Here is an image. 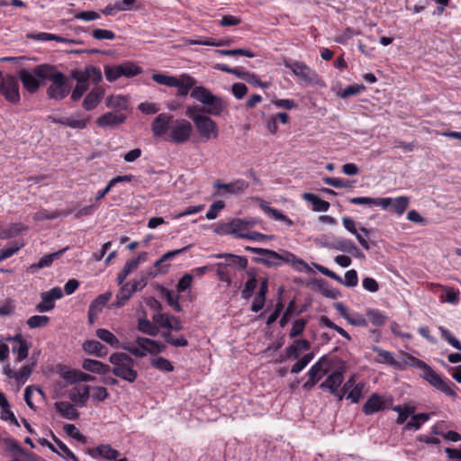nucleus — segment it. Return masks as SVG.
Instances as JSON below:
<instances>
[{"label": "nucleus", "instance_id": "obj_49", "mask_svg": "<svg viewBox=\"0 0 461 461\" xmlns=\"http://www.w3.org/2000/svg\"><path fill=\"white\" fill-rule=\"evenodd\" d=\"M142 343L139 342V337L129 346H122L121 348L127 350L131 354L138 357L147 356V352L141 346Z\"/></svg>", "mask_w": 461, "mask_h": 461}, {"label": "nucleus", "instance_id": "obj_7", "mask_svg": "<svg viewBox=\"0 0 461 461\" xmlns=\"http://www.w3.org/2000/svg\"><path fill=\"white\" fill-rule=\"evenodd\" d=\"M194 126L203 140H215L219 136L217 123L207 115L197 118Z\"/></svg>", "mask_w": 461, "mask_h": 461}, {"label": "nucleus", "instance_id": "obj_34", "mask_svg": "<svg viewBox=\"0 0 461 461\" xmlns=\"http://www.w3.org/2000/svg\"><path fill=\"white\" fill-rule=\"evenodd\" d=\"M139 342L143 343V344H141V346H142V348H145L147 355L161 353L166 349L165 344H163L160 341L154 340L151 339L139 337Z\"/></svg>", "mask_w": 461, "mask_h": 461}, {"label": "nucleus", "instance_id": "obj_36", "mask_svg": "<svg viewBox=\"0 0 461 461\" xmlns=\"http://www.w3.org/2000/svg\"><path fill=\"white\" fill-rule=\"evenodd\" d=\"M137 328L140 332L149 336L155 337L159 332L158 325L154 321H150L146 318H139Z\"/></svg>", "mask_w": 461, "mask_h": 461}, {"label": "nucleus", "instance_id": "obj_14", "mask_svg": "<svg viewBox=\"0 0 461 461\" xmlns=\"http://www.w3.org/2000/svg\"><path fill=\"white\" fill-rule=\"evenodd\" d=\"M365 384L356 382V375H352L343 385V391L347 392V399L357 403L362 398Z\"/></svg>", "mask_w": 461, "mask_h": 461}, {"label": "nucleus", "instance_id": "obj_51", "mask_svg": "<svg viewBox=\"0 0 461 461\" xmlns=\"http://www.w3.org/2000/svg\"><path fill=\"white\" fill-rule=\"evenodd\" d=\"M429 415L427 413H420L413 415L410 421L405 425V429H419L420 425L427 420H429Z\"/></svg>", "mask_w": 461, "mask_h": 461}, {"label": "nucleus", "instance_id": "obj_61", "mask_svg": "<svg viewBox=\"0 0 461 461\" xmlns=\"http://www.w3.org/2000/svg\"><path fill=\"white\" fill-rule=\"evenodd\" d=\"M325 184L335 188H349L351 184L348 180L337 177H325L323 178Z\"/></svg>", "mask_w": 461, "mask_h": 461}, {"label": "nucleus", "instance_id": "obj_43", "mask_svg": "<svg viewBox=\"0 0 461 461\" xmlns=\"http://www.w3.org/2000/svg\"><path fill=\"white\" fill-rule=\"evenodd\" d=\"M35 366V363L24 365L14 375V380L19 384H23L31 376L32 370Z\"/></svg>", "mask_w": 461, "mask_h": 461}, {"label": "nucleus", "instance_id": "obj_55", "mask_svg": "<svg viewBox=\"0 0 461 461\" xmlns=\"http://www.w3.org/2000/svg\"><path fill=\"white\" fill-rule=\"evenodd\" d=\"M105 104L108 108L123 109L127 105V99L121 95H111L106 99Z\"/></svg>", "mask_w": 461, "mask_h": 461}, {"label": "nucleus", "instance_id": "obj_13", "mask_svg": "<svg viewBox=\"0 0 461 461\" xmlns=\"http://www.w3.org/2000/svg\"><path fill=\"white\" fill-rule=\"evenodd\" d=\"M6 101L16 104L20 101L19 86L13 77H6L2 82V91Z\"/></svg>", "mask_w": 461, "mask_h": 461}, {"label": "nucleus", "instance_id": "obj_63", "mask_svg": "<svg viewBox=\"0 0 461 461\" xmlns=\"http://www.w3.org/2000/svg\"><path fill=\"white\" fill-rule=\"evenodd\" d=\"M104 75L109 82H113L122 77L120 65L118 66H106L104 68Z\"/></svg>", "mask_w": 461, "mask_h": 461}, {"label": "nucleus", "instance_id": "obj_59", "mask_svg": "<svg viewBox=\"0 0 461 461\" xmlns=\"http://www.w3.org/2000/svg\"><path fill=\"white\" fill-rule=\"evenodd\" d=\"M258 286V280L257 278L252 276L246 283H245V285L241 291V296L243 299H246V300H249L255 289L257 288Z\"/></svg>", "mask_w": 461, "mask_h": 461}, {"label": "nucleus", "instance_id": "obj_20", "mask_svg": "<svg viewBox=\"0 0 461 461\" xmlns=\"http://www.w3.org/2000/svg\"><path fill=\"white\" fill-rule=\"evenodd\" d=\"M249 187V183L243 179H237L228 184H223L221 181H217L213 185V188L223 190L224 193L230 194H238L242 193Z\"/></svg>", "mask_w": 461, "mask_h": 461}, {"label": "nucleus", "instance_id": "obj_29", "mask_svg": "<svg viewBox=\"0 0 461 461\" xmlns=\"http://www.w3.org/2000/svg\"><path fill=\"white\" fill-rule=\"evenodd\" d=\"M195 80L187 74H183L177 77V83L174 87L178 89V96H185L188 95L190 89H194Z\"/></svg>", "mask_w": 461, "mask_h": 461}, {"label": "nucleus", "instance_id": "obj_22", "mask_svg": "<svg viewBox=\"0 0 461 461\" xmlns=\"http://www.w3.org/2000/svg\"><path fill=\"white\" fill-rule=\"evenodd\" d=\"M330 367V362L325 356L321 357L307 372L308 377L319 381L322 376L328 374Z\"/></svg>", "mask_w": 461, "mask_h": 461}, {"label": "nucleus", "instance_id": "obj_58", "mask_svg": "<svg viewBox=\"0 0 461 461\" xmlns=\"http://www.w3.org/2000/svg\"><path fill=\"white\" fill-rule=\"evenodd\" d=\"M438 330L444 339H446L454 348L461 351V342L446 328L440 326Z\"/></svg>", "mask_w": 461, "mask_h": 461}, {"label": "nucleus", "instance_id": "obj_28", "mask_svg": "<svg viewBox=\"0 0 461 461\" xmlns=\"http://www.w3.org/2000/svg\"><path fill=\"white\" fill-rule=\"evenodd\" d=\"M104 96L102 88H95L87 94L83 101V107L86 111L95 109L101 102Z\"/></svg>", "mask_w": 461, "mask_h": 461}, {"label": "nucleus", "instance_id": "obj_57", "mask_svg": "<svg viewBox=\"0 0 461 461\" xmlns=\"http://www.w3.org/2000/svg\"><path fill=\"white\" fill-rule=\"evenodd\" d=\"M339 283L344 285L347 287H355L358 284L357 273L355 269H350L345 273L344 278L341 277V281Z\"/></svg>", "mask_w": 461, "mask_h": 461}, {"label": "nucleus", "instance_id": "obj_64", "mask_svg": "<svg viewBox=\"0 0 461 461\" xmlns=\"http://www.w3.org/2000/svg\"><path fill=\"white\" fill-rule=\"evenodd\" d=\"M88 123H89V119L87 117H80V116H78L77 118L68 117V122L67 123V127H69L72 129L82 130V129L86 128Z\"/></svg>", "mask_w": 461, "mask_h": 461}, {"label": "nucleus", "instance_id": "obj_40", "mask_svg": "<svg viewBox=\"0 0 461 461\" xmlns=\"http://www.w3.org/2000/svg\"><path fill=\"white\" fill-rule=\"evenodd\" d=\"M54 441L59 448L56 450L55 447L50 444L47 443L48 447L53 451L58 453L59 456L70 459L72 461H79L78 458L75 456V454L59 439L54 438Z\"/></svg>", "mask_w": 461, "mask_h": 461}, {"label": "nucleus", "instance_id": "obj_45", "mask_svg": "<svg viewBox=\"0 0 461 461\" xmlns=\"http://www.w3.org/2000/svg\"><path fill=\"white\" fill-rule=\"evenodd\" d=\"M183 41H184L185 45H203V46H215V47L225 46L229 43V41H224V40L197 41V40H191V39H184Z\"/></svg>", "mask_w": 461, "mask_h": 461}, {"label": "nucleus", "instance_id": "obj_23", "mask_svg": "<svg viewBox=\"0 0 461 461\" xmlns=\"http://www.w3.org/2000/svg\"><path fill=\"white\" fill-rule=\"evenodd\" d=\"M89 385L75 386L68 392V397L76 405L84 406L90 397Z\"/></svg>", "mask_w": 461, "mask_h": 461}, {"label": "nucleus", "instance_id": "obj_21", "mask_svg": "<svg viewBox=\"0 0 461 461\" xmlns=\"http://www.w3.org/2000/svg\"><path fill=\"white\" fill-rule=\"evenodd\" d=\"M125 121V115L122 113L118 112H109L103 115H101L97 121L96 124L100 128H107V127H115Z\"/></svg>", "mask_w": 461, "mask_h": 461}, {"label": "nucleus", "instance_id": "obj_19", "mask_svg": "<svg viewBox=\"0 0 461 461\" xmlns=\"http://www.w3.org/2000/svg\"><path fill=\"white\" fill-rule=\"evenodd\" d=\"M19 78L23 86V87L30 93H35L40 87L41 80L35 73V68L33 71H30L28 69H21L19 72Z\"/></svg>", "mask_w": 461, "mask_h": 461}, {"label": "nucleus", "instance_id": "obj_54", "mask_svg": "<svg viewBox=\"0 0 461 461\" xmlns=\"http://www.w3.org/2000/svg\"><path fill=\"white\" fill-rule=\"evenodd\" d=\"M151 365L155 368L164 372H172L174 370V366L171 364V362L162 357L153 358L151 360Z\"/></svg>", "mask_w": 461, "mask_h": 461}, {"label": "nucleus", "instance_id": "obj_33", "mask_svg": "<svg viewBox=\"0 0 461 461\" xmlns=\"http://www.w3.org/2000/svg\"><path fill=\"white\" fill-rule=\"evenodd\" d=\"M329 248L345 253H354V251H357V247L355 243L352 240L344 238L336 239L330 245H329Z\"/></svg>", "mask_w": 461, "mask_h": 461}, {"label": "nucleus", "instance_id": "obj_24", "mask_svg": "<svg viewBox=\"0 0 461 461\" xmlns=\"http://www.w3.org/2000/svg\"><path fill=\"white\" fill-rule=\"evenodd\" d=\"M343 371L337 370L327 376L324 382L320 385L321 389L329 390L332 394H337L338 389L343 383Z\"/></svg>", "mask_w": 461, "mask_h": 461}, {"label": "nucleus", "instance_id": "obj_18", "mask_svg": "<svg viewBox=\"0 0 461 461\" xmlns=\"http://www.w3.org/2000/svg\"><path fill=\"white\" fill-rule=\"evenodd\" d=\"M311 344L307 339H295L286 349L283 362L286 359H298L302 353L308 351Z\"/></svg>", "mask_w": 461, "mask_h": 461}, {"label": "nucleus", "instance_id": "obj_52", "mask_svg": "<svg viewBox=\"0 0 461 461\" xmlns=\"http://www.w3.org/2000/svg\"><path fill=\"white\" fill-rule=\"evenodd\" d=\"M314 354L313 353H307L303 357L298 359L297 362H295L291 368V373L293 374H298L302 370H303L306 366L313 359Z\"/></svg>", "mask_w": 461, "mask_h": 461}, {"label": "nucleus", "instance_id": "obj_30", "mask_svg": "<svg viewBox=\"0 0 461 461\" xmlns=\"http://www.w3.org/2000/svg\"><path fill=\"white\" fill-rule=\"evenodd\" d=\"M348 202L352 204L379 206L381 208H385L387 205L388 200L381 199V197L373 198V197H367V196H360V197L349 198Z\"/></svg>", "mask_w": 461, "mask_h": 461}, {"label": "nucleus", "instance_id": "obj_3", "mask_svg": "<svg viewBox=\"0 0 461 461\" xmlns=\"http://www.w3.org/2000/svg\"><path fill=\"white\" fill-rule=\"evenodd\" d=\"M109 361L113 365L111 371L117 377L133 383L138 373L135 370V361L126 353L116 352L109 357Z\"/></svg>", "mask_w": 461, "mask_h": 461}, {"label": "nucleus", "instance_id": "obj_35", "mask_svg": "<svg viewBox=\"0 0 461 461\" xmlns=\"http://www.w3.org/2000/svg\"><path fill=\"white\" fill-rule=\"evenodd\" d=\"M55 407L58 411L68 420H76L78 418L79 413L76 408L68 402H57Z\"/></svg>", "mask_w": 461, "mask_h": 461}, {"label": "nucleus", "instance_id": "obj_1", "mask_svg": "<svg viewBox=\"0 0 461 461\" xmlns=\"http://www.w3.org/2000/svg\"><path fill=\"white\" fill-rule=\"evenodd\" d=\"M35 73L40 79H49L51 82L47 91L50 98L61 100L68 95L70 86L67 84L66 77L54 67L40 65L35 68Z\"/></svg>", "mask_w": 461, "mask_h": 461}, {"label": "nucleus", "instance_id": "obj_50", "mask_svg": "<svg viewBox=\"0 0 461 461\" xmlns=\"http://www.w3.org/2000/svg\"><path fill=\"white\" fill-rule=\"evenodd\" d=\"M263 210L268 213L269 215H271V217L273 219H275L276 221H283L285 222L287 226H291L293 225V221H291V219H289L286 215H285L284 213H282L280 211L275 209V208H272V207H269L267 205H264L262 206Z\"/></svg>", "mask_w": 461, "mask_h": 461}, {"label": "nucleus", "instance_id": "obj_6", "mask_svg": "<svg viewBox=\"0 0 461 461\" xmlns=\"http://www.w3.org/2000/svg\"><path fill=\"white\" fill-rule=\"evenodd\" d=\"M247 250L260 255L262 257L260 261L267 266H278L280 261L289 262L294 258V256L289 252H285L284 255H280L274 250L252 247H248Z\"/></svg>", "mask_w": 461, "mask_h": 461}, {"label": "nucleus", "instance_id": "obj_5", "mask_svg": "<svg viewBox=\"0 0 461 461\" xmlns=\"http://www.w3.org/2000/svg\"><path fill=\"white\" fill-rule=\"evenodd\" d=\"M193 132V126L190 122L185 119L173 120L170 125V131L166 140L181 144L189 140Z\"/></svg>", "mask_w": 461, "mask_h": 461}, {"label": "nucleus", "instance_id": "obj_9", "mask_svg": "<svg viewBox=\"0 0 461 461\" xmlns=\"http://www.w3.org/2000/svg\"><path fill=\"white\" fill-rule=\"evenodd\" d=\"M6 341L12 343V353L15 356V361L22 362L27 358L31 342L23 339L21 334L8 337Z\"/></svg>", "mask_w": 461, "mask_h": 461}, {"label": "nucleus", "instance_id": "obj_48", "mask_svg": "<svg viewBox=\"0 0 461 461\" xmlns=\"http://www.w3.org/2000/svg\"><path fill=\"white\" fill-rule=\"evenodd\" d=\"M122 77H132L141 73V68L132 62H125L120 65Z\"/></svg>", "mask_w": 461, "mask_h": 461}, {"label": "nucleus", "instance_id": "obj_15", "mask_svg": "<svg viewBox=\"0 0 461 461\" xmlns=\"http://www.w3.org/2000/svg\"><path fill=\"white\" fill-rule=\"evenodd\" d=\"M152 321H154L158 328H165L169 330L179 331L183 330V325L180 320L173 315L167 313H158L152 317Z\"/></svg>", "mask_w": 461, "mask_h": 461}, {"label": "nucleus", "instance_id": "obj_12", "mask_svg": "<svg viewBox=\"0 0 461 461\" xmlns=\"http://www.w3.org/2000/svg\"><path fill=\"white\" fill-rule=\"evenodd\" d=\"M173 122V116L167 113H159L151 124V130L155 137L167 138V131H170V125Z\"/></svg>", "mask_w": 461, "mask_h": 461}, {"label": "nucleus", "instance_id": "obj_17", "mask_svg": "<svg viewBox=\"0 0 461 461\" xmlns=\"http://www.w3.org/2000/svg\"><path fill=\"white\" fill-rule=\"evenodd\" d=\"M335 309L349 324L359 327H366L367 325L366 320L362 314L350 312L348 308L342 303H336Z\"/></svg>", "mask_w": 461, "mask_h": 461}, {"label": "nucleus", "instance_id": "obj_8", "mask_svg": "<svg viewBox=\"0 0 461 461\" xmlns=\"http://www.w3.org/2000/svg\"><path fill=\"white\" fill-rule=\"evenodd\" d=\"M285 68H289L293 74L302 81L311 83L316 77L315 72L306 64L301 61L285 60Z\"/></svg>", "mask_w": 461, "mask_h": 461}, {"label": "nucleus", "instance_id": "obj_42", "mask_svg": "<svg viewBox=\"0 0 461 461\" xmlns=\"http://www.w3.org/2000/svg\"><path fill=\"white\" fill-rule=\"evenodd\" d=\"M216 258H225L226 264H223L226 266H239L240 268H245L248 264V260L244 257H240L232 254H218L216 255Z\"/></svg>", "mask_w": 461, "mask_h": 461}, {"label": "nucleus", "instance_id": "obj_37", "mask_svg": "<svg viewBox=\"0 0 461 461\" xmlns=\"http://www.w3.org/2000/svg\"><path fill=\"white\" fill-rule=\"evenodd\" d=\"M92 456H99L105 459L115 460L120 456V453L109 445H101L92 451Z\"/></svg>", "mask_w": 461, "mask_h": 461}, {"label": "nucleus", "instance_id": "obj_44", "mask_svg": "<svg viewBox=\"0 0 461 461\" xmlns=\"http://www.w3.org/2000/svg\"><path fill=\"white\" fill-rule=\"evenodd\" d=\"M152 80L157 84L173 87L177 83V77L174 76H168L162 73H156L152 75Z\"/></svg>", "mask_w": 461, "mask_h": 461}, {"label": "nucleus", "instance_id": "obj_56", "mask_svg": "<svg viewBox=\"0 0 461 461\" xmlns=\"http://www.w3.org/2000/svg\"><path fill=\"white\" fill-rule=\"evenodd\" d=\"M41 302L39 303L35 309L39 312H47L51 311L55 307V303L49 296H46L45 292L41 294Z\"/></svg>", "mask_w": 461, "mask_h": 461}, {"label": "nucleus", "instance_id": "obj_60", "mask_svg": "<svg viewBox=\"0 0 461 461\" xmlns=\"http://www.w3.org/2000/svg\"><path fill=\"white\" fill-rule=\"evenodd\" d=\"M307 324V321L304 319H298L296 320L290 330L289 336L290 338L294 339L300 335H302L305 330Z\"/></svg>", "mask_w": 461, "mask_h": 461}, {"label": "nucleus", "instance_id": "obj_62", "mask_svg": "<svg viewBox=\"0 0 461 461\" xmlns=\"http://www.w3.org/2000/svg\"><path fill=\"white\" fill-rule=\"evenodd\" d=\"M225 207V203L223 201H217L211 204L209 210L207 211L205 217L207 220H214L217 218L219 212Z\"/></svg>", "mask_w": 461, "mask_h": 461}, {"label": "nucleus", "instance_id": "obj_46", "mask_svg": "<svg viewBox=\"0 0 461 461\" xmlns=\"http://www.w3.org/2000/svg\"><path fill=\"white\" fill-rule=\"evenodd\" d=\"M66 249H63L59 250L57 252H54V253L43 256L39 260V262L36 265H33L32 267H35L37 268H43V267H50L53 263L54 260L58 259L63 254V252Z\"/></svg>", "mask_w": 461, "mask_h": 461}, {"label": "nucleus", "instance_id": "obj_25", "mask_svg": "<svg viewBox=\"0 0 461 461\" xmlns=\"http://www.w3.org/2000/svg\"><path fill=\"white\" fill-rule=\"evenodd\" d=\"M381 199H387L388 203L384 210H387L389 208L393 209L398 215H402L405 210L407 209L410 199L407 196H398L396 198L391 197H381Z\"/></svg>", "mask_w": 461, "mask_h": 461}, {"label": "nucleus", "instance_id": "obj_39", "mask_svg": "<svg viewBox=\"0 0 461 461\" xmlns=\"http://www.w3.org/2000/svg\"><path fill=\"white\" fill-rule=\"evenodd\" d=\"M83 349L91 355L102 357L106 355L105 348L97 340H86L83 344Z\"/></svg>", "mask_w": 461, "mask_h": 461}, {"label": "nucleus", "instance_id": "obj_11", "mask_svg": "<svg viewBox=\"0 0 461 461\" xmlns=\"http://www.w3.org/2000/svg\"><path fill=\"white\" fill-rule=\"evenodd\" d=\"M392 403L393 400L391 398L384 399L383 396L377 393H373L363 405V412L366 415H371L384 408L389 407L392 405Z\"/></svg>", "mask_w": 461, "mask_h": 461}, {"label": "nucleus", "instance_id": "obj_47", "mask_svg": "<svg viewBox=\"0 0 461 461\" xmlns=\"http://www.w3.org/2000/svg\"><path fill=\"white\" fill-rule=\"evenodd\" d=\"M49 322L50 317L46 315H33L27 320L26 324L30 329H38L46 327Z\"/></svg>", "mask_w": 461, "mask_h": 461}, {"label": "nucleus", "instance_id": "obj_38", "mask_svg": "<svg viewBox=\"0 0 461 461\" xmlns=\"http://www.w3.org/2000/svg\"><path fill=\"white\" fill-rule=\"evenodd\" d=\"M132 295L133 294L130 290V284L122 285L119 292L116 294V298L115 301L112 303V307H122Z\"/></svg>", "mask_w": 461, "mask_h": 461}, {"label": "nucleus", "instance_id": "obj_16", "mask_svg": "<svg viewBox=\"0 0 461 461\" xmlns=\"http://www.w3.org/2000/svg\"><path fill=\"white\" fill-rule=\"evenodd\" d=\"M148 257V254L146 252H142L139 254L136 258H131V260L127 261L123 267V268L118 273L116 280L119 285H122L127 276L137 269L139 265L141 262L146 261Z\"/></svg>", "mask_w": 461, "mask_h": 461}, {"label": "nucleus", "instance_id": "obj_41", "mask_svg": "<svg viewBox=\"0 0 461 461\" xmlns=\"http://www.w3.org/2000/svg\"><path fill=\"white\" fill-rule=\"evenodd\" d=\"M96 336L99 339H101L102 341L109 344L110 346H112L115 348L122 347L120 345V341L116 338V336L106 329H98L96 330Z\"/></svg>", "mask_w": 461, "mask_h": 461}, {"label": "nucleus", "instance_id": "obj_2", "mask_svg": "<svg viewBox=\"0 0 461 461\" xmlns=\"http://www.w3.org/2000/svg\"><path fill=\"white\" fill-rule=\"evenodd\" d=\"M401 362L403 364V367L405 366V365H408L414 368L421 369L423 373L420 375V376L424 380H426L431 386L442 392L447 396H450L452 398L456 397V393L452 389V387L449 384V382L444 380L424 361L410 354H406L403 360Z\"/></svg>", "mask_w": 461, "mask_h": 461}, {"label": "nucleus", "instance_id": "obj_26", "mask_svg": "<svg viewBox=\"0 0 461 461\" xmlns=\"http://www.w3.org/2000/svg\"><path fill=\"white\" fill-rule=\"evenodd\" d=\"M113 296L112 292H106L104 294H100L95 299L88 309L89 317H96V315L102 312L103 308L106 305V303L111 300Z\"/></svg>", "mask_w": 461, "mask_h": 461}, {"label": "nucleus", "instance_id": "obj_32", "mask_svg": "<svg viewBox=\"0 0 461 461\" xmlns=\"http://www.w3.org/2000/svg\"><path fill=\"white\" fill-rule=\"evenodd\" d=\"M302 197L306 202L312 203L314 212H327L330 206L329 202L321 199L318 195L312 193H304Z\"/></svg>", "mask_w": 461, "mask_h": 461}, {"label": "nucleus", "instance_id": "obj_10", "mask_svg": "<svg viewBox=\"0 0 461 461\" xmlns=\"http://www.w3.org/2000/svg\"><path fill=\"white\" fill-rule=\"evenodd\" d=\"M216 232L221 235L231 234L238 238L244 239L247 230L242 219L234 218L229 222L220 224L216 229Z\"/></svg>", "mask_w": 461, "mask_h": 461}, {"label": "nucleus", "instance_id": "obj_4", "mask_svg": "<svg viewBox=\"0 0 461 461\" xmlns=\"http://www.w3.org/2000/svg\"><path fill=\"white\" fill-rule=\"evenodd\" d=\"M191 97L203 104L206 113L210 115H221L226 109L224 101L204 86H194L191 92Z\"/></svg>", "mask_w": 461, "mask_h": 461}, {"label": "nucleus", "instance_id": "obj_27", "mask_svg": "<svg viewBox=\"0 0 461 461\" xmlns=\"http://www.w3.org/2000/svg\"><path fill=\"white\" fill-rule=\"evenodd\" d=\"M377 353L376 362L381 364H388L396 369L403 370V364L396 360L391 352L375 348L374 349Z\"/></svg>", "mask_w": 461, "mask_h": 461}, {"label": "nucleus", "instance_id": "obj_31", "mask_svg": "<svg viewBox=\"0 0 461 461\" xmlns=\"http://www.w3.org/2000/svg\"><path fill=\"white\" fill-rule=\"evenodd\" d=\"M82 366L85 370L99 375H105L111 371V367L108 365H104L100 361L95 359H85Z\"/></svg>", "mask_w": 461, "mask_h": 461}, {"label": "nucleus", "instance_id": "obj_53", "mask_svg": "<svg viewBox=\"0 0 461 461\" xmlns=\"http://www.w3.org/2000/svg\"><path fill=\"white\" fill-rule=\"evenodd\" d=\"M216 52L222 56H244L248 58H254V52L248 49H234V50H218Z\"/></svg>", "mask_w": 461, "mask_h": 461}]
</instances>
